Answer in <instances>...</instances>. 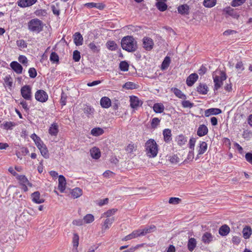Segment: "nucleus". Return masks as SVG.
<instances>
[{
  "instance_id": "obj_48",
  "label": "nucleus",
  "mask_w": 252,
  "mask_h": 252,
  "mask_svg": "<svg viewBox=\"0 0 252 252\" xmlns=\"http://www.w3.org/2000/svg\"><path fill=\"white\" fill-rule=\"evenodd\" d=\"M129 65L126 61H122L120 63L119 68L121 71H127L128 70Z\"/></svg>"
},
{
  "instance_id": "obj_31",
  "label": "nucleus",
  "mask_w": 252,
  "mask_h": 252,
  "mask_svg": "<svg viewBox=\"0 0 252 252\" xmlns=\"http://www.w3.org/2000/svg\"><path fill=\"white\" fill-rule=\"evenodd\" d=\"M230 232L229 227L226 225H222L219 229V234L222 236H226Z\"/></svg>"
},
{
  "instance_id": "obj_16",
  "label": "nucleus",
  "mask_w": 252,
  "mask_h": 252,
  "mask_svg": "<svg viewBox=\"0 0 252 252\" xmlns=\"http://www.w3.org/2000/svg\"><path fill=\"white\" fill-rule=\"evenodd\" d=\"M178 12L183 15H188L189 13V6L187 4H184L179 5L177 7Z\"/></svg>"
},
{
  "instance_id": "obj_20",
  "label": "nucleus",
  "mask_w": 252,
  "mask_h": 252,
  "mask_svg": "<svg viewBox=\"0 0 252 252\" xmlns=\"http://www.w3.org/2000/svg\"><path fill=\"white\" fill-rule=\"evenodd\" d=\"M85 6L89 8H96L99 10H103L105 8V4L103 3L88 2L84 5Z\"/></svg>"
},
{
  "instance_id": "obj_34",
  "label": "nucleus",
  "mask_w": 252,
  "mask_h": 252,
  "mask_svg": "<svg viewBox=\"0 0 252 252\" xmlns=\"http://www.w3.org/2000/svg\"><path fill=\"white\" fill-rule=\"evenodd\" d=\"M104 132V130L101 127L93 128L91 131V134L94 136H98L102 135Z\"/></svg>"
},
{
  "instance_id": "obj_52",
  "label": "nucleus",
  "mask_w": 252,
  "mask_h": 252,
  "mask_svg": "<svg viewBox=\"0 0 252 252\" xmlns=\"http://www.w3.org/2000/svg\"><path fill=\"white\" fill-rule=\"evenodd\" d=\"M181 202V199L178 197H170L168 202L170 204L177 205Z\"/></svg>"
},
{
  "instance_id": "obj_10",
  "label": "nucleus",
  "mask_w": 252,
  "mask_h": 252,
  "mask_svg": "<svg viewBox=\"0 0 252 252\" xmlns=\"http://www.w3.org/2000/svg\"><path fill=\"white\" fill-rule=\"evenodd\" d=\"M37 0H18V5L22 8H25L33 5L37 2Z\"/></svg>"
},
{
  "instance_id": "obj_22",
  "label": "nucleus",
  "mask_w": 252,
  "mask_h": 252,
  "mask_svg": "<svg viewBox=\"0 0 252 252\" xmlns=\"http://www.w3.org/2000/svg\"><path fill=\"white\" fill-rule=\"evenodd\" d=\"M29 151L28 149L25 147H19V150L16 151V155L18 158L21 159L22 157L28 154Z\"/></svg>"
},
{
  "instance_id": "obj_19",
  "label": "nucleus",
  "mask_w": 252,
  "mask_h": 252,
  "mask_svg": "<svg viewBox=\"0 0 252 252\" xmlns=\"http://www.w3.org/2000/svg\"><path fill=\"white\" fill-rule=\"evenodd\" d=\"M163 139L165 143H169L172 140L171 130L169 128H165L162 132Z\"/></svg>"
},
{
  "instance_id": "obj_50",
  "label": "nucleus",
  "mask_w": 252,
  "mask_h": 252,
  "mask_svg": "<svg viewBox=\"0 0 252 252\" xmlns=\"http://www.w3.org/2000/svg\"><path fill=\"white\" fill-rule=\"evenodd\" d=\"M4 81L5 84L9 88H11L13 85V82L10 75H8L5 77L4 78Z\"/></svg>"
},
{
  "instance_id": "obj_53",
  "label": "nucleus",
  "mask_w": 252,
  "mask_h": 252,
  "mask_svg": "<svg viewBox=\"0 0 252 252\" xmlns=\"http://www.w3.org/2000/svg\"><path fill=\"white\" fill-rule=\"evenodd\" d=\"M17 45L20 48L24 49L27 47V44L23 39L17 40L16 41Z\"/></svg>"
},
{
  "instance_id": "obj_33",
  "label": "nucleus",
  "mask_w": 252,
  "mask_h": 252,
  "mask_svg": "<svg viewBox=\"0 0 252 252\" xmlns=\"http://www.w3.org/2000/svg\"><path fill=\"white\" fill-rule=\"evenodd\" d=\"M153 110L156 113H161L164 110V106L161 103H157L154 104L153 106Z\"/></svg>"
},
{
  "instance_id": "obj_4",
  "label": "nucleus",
  "mask_w": 252,
  "mask_h": 252,
  "mask_svg": "<svg viewBox=\"0 0 252 252\" xmlns=\"http://www.w3.org/2000/svg\"><path fill=\"white\" fill-rule=\"evenodd\" d=\"M226 75L224 72L217 71L214 72L213 78L214 82V90H219L222 85L223 81L226 79Z\"/></svg>"
},
{
  "instance_id": "obj_24",
  "label": "nucleus",
  "mask_w": 252,
  "mask_h": 252,
  "mask_svg": "<svg viewBox=\"0 0 252 252\" xmlns=\"http://www.w3.org/2000/svg\"><path fill=\"white\" fill-rule=\"evenodd\" d=\"M90 154L93 158L97 159L100 157V151L98 148L94 147L90 150Z\"/></svg>"
},
{
  "instance_id": "obj_2",
  "label": "nucleus",
  "mask_w": 252,
  "mask_h": 252,
  "mask_svg": "<svg viewBox=\"0 0 252 252\" xmlns=\"http://www.w3.org/2000/svg\"><path fill=\"white\" fill-rule=\"evenodd\" d=\"M145 151L149 158L156 157L158 153V146L153 139H149L145 144Z\"/></svg>"
},
{
  "instance_id": "obj_30",
  "label": "nucleus",
  "mask_w": 252,
  "mask_h": 252,
  "mask_svg": "<svg viewBox=\"0 0 252 252\" xmlns=\"http://www.w3.org/2000/svg\"><path fill=\"white\" fill-rule=\"evenodd\" d=\"M175 141L178 145L183 146L186 144L187 141V138L183 134L177 135L175 138Z\"/></svg>"
},
{
  "instance_id": "obj_3",
  "label": "nucleus",
  "mask_w": 252,
  "mask_h": 252,
  "mask_svg": "<svg viewBox=\"0 0 252 252\" xmlns=\"http://www.w3.org/2000/svg\"><path fill=\"white\" fill-rule=\"evenodd\" d=\"M43 23L37 18L32 19L28 23L29 30L33 32L39 33L43 30Z\"/></svg>"
},
{
  "instance_id": "obj_1",
  "label": "nucleus",
  "mask_w": 252,
  "mask_h": 252,
  "mask_svg": "<svg viewBox=\"0 0 252 252\" xmlns=\"http://www.w3.org/2000/svg\"><path fill=\"white\" fill-rule=\"evenodd\" d=\"M121 46L123 50L128 52H133L137 49V41L132 36L124 37L121 40Z\"/></svg>"
},
{
  "instance_id": "obj_35",
  "label": "nucleus",
  "mask_w": 252,
  "mask_h": 252,
  "mask_svg": "<svg viewBox=\"0 0 252 252\" xmlns=\"http://www.w3.org/2000/svg\"><path fill=\"white\" fill-rule=\"evenodd\" d=\"M114 221V217H112L111 218H107L104 221L102 226L103 229H104V230L109 229Z\"/></svg>"
},
{
  "instance_id": "obj_21",
  "label": "nucleus",
  "mask_w": 252,
  "mask_h": 252,
  "mask_svg": "<svg viewBox=\"0 0 252 252\" xmlns=\"http://www.w3.org/2000/svg\"><path fill=\"white\" fill-rule=\"evenodd\" d=\"M100 104L102 108H108L111 105V101L108 97L103 96L100 99Z\"/></svg>"
},
{
  "instance_id": "obj_14",
  "label": "nucleus",
  "mask_w": 252,
  "mask_h": 252,
  "mask_svg": "<svg viewBox=\"0 0 252 252\" xmlns=\"http://www.w3.org/2000/svg\"><path fill=\"white\" fill-rule=\"evenodd\" d=\"M198 75L197 74L193 73L190 74L186 79V84L188 86L191 87L197 80Z\"/></svg>"
},
{
  "instance_id": "obj_45",
  "label": "nucleus",
  "mask_w": 252,
  "mask_h": 252,
  "mask_svg": "<svg viewBox=\"0 0 252 252\" xmlns=\"http://www.w3.org/2000/svg\"><path fill=\"white\" fill-rule=\"evenodd\" d=\"M94 217L92 214H88L86 215L83 218V221L84 223H90L94 221Z\"/></svg>"
},
{
  "instance_id": "obj_11",
  "label": "nucleus",
  "mask_w": 252,
  "mask_h": 252,
  "mask_svg": "<svg viewBox=\"0 0 252 252\" xmlns=\"http://www.w3.org/2000/svg\"><path fill=\"white\" fill-rule=\"evenodd\" d=\"M142 236L141 234L140 229H137L133 230L130 234L126 236L122 239V241H126L134 238H136L138 237Z\"/></svg>"
},
{
  "instance_id": "obj_60",
  "label": "nucleus",
  "mask_w": 252,
  "mask_h": 252,
  "mask_svg": "<svg viewBox=\"0 0 252 252\" xmlns=\"http://www.w3.org/2000/svg\"><path fill=\"white\" fill-rule=\"evenodd\" d=\"M18 61L24 65H26V66L27 65L28 61L26 56L24 55H20L18 57Z\"/></svg>"
},
{
  "instance_id": "obj_18",
  "label": "nucleus",
  "mask_w": 252,
  "mask_h": 252,
  "mask_svg": "<svg viewBox=\"0 0 252 252\" xmlns=\"http://www.w3.org/2000/svg\"><path fill=\"white\" fill-rule=\"evenodd\" d=\"M73 41L76 46H80L83 44V37L79 32H76L73 35Z\"/></svg>"
},
{
  "instance_id": "obj_32",
  "label": "nucleus",
  "mask_w": 252,
  "mask_h": 252,
  "mask_svg": "<svg viewBox=\"0 0 252 252\" xmlns=\"http://www.w3.org/2000/svg\"><path fill=\"white\" fill-rule=\"evenodd\" d=\"M83 194L82 190L79 188H75L71 191V196L73 198H77Z\"/></svg>"
},
{
  "instance_id": "obj_62",
  "label": "nucleus",
  "mask_w": 252,
  "mask_h": 252,
  "mask_svg": "<svg viewBox=\"0 0 252 252\" xmlns=\"http://www.w3.org/2000/svg\"><path fill=\"white\" fill-rule=\"evenodd\" d=\"M51 9L54 14L58 16L60 13V10L58 7V4H56V5H52L51 6Z\"/></svg>"
},
{
  "instance_id": "obj_28",
  "label": "nucleus",
  "mask_w": 252,
  "mask_h": 252,
  "mask_svg": "<svg viewBox=\"0 0 252 252\" xmlns=\"http://www.w3.org/2000/svg\"><path fill=\"white\" fill-rule=\"evenodd\" d=\"M156 229L154 225H151L150 226L146 227L143 229H140L141 230V234L142 236H144L147 234L152 233L155 231Z\"/></svg>"
},
{
  "instance_id": "obj_47",
  "label": "nucleus",
  "mask_w": 252,
  "mask_h": 252,
  "mask_svg": "<svg viewBox=\"0 0 252 252\" xmlns=\"http://www.w3.org/2000/svg\"><path fill=\"white\" fill-rule=\"evenodd\" d=\"M160 120L158 118H154L152 119L151 122V127L153 129L156 128L159 125Z\"/></svg>"
},
{
  "instance_id": "obj_42",
  "label": "nucleus",
  "mask_w": 252,
  "mask_h": 252,
  "mask_svg": "<svg viewBox=\"0 0 252 252\" xmlns=\"http://www.w3.org/2000/svg\"><path fill=\"white\" fill-rule=\"evenodd\" d=\"M106 46L107 49L111 51H115L117 48V45L114 41H108Z\"/></svg>"
},
{
  "instance_id": "obj_57",
  "label": "nucleus",
  "mask_w": 252,
  "mask_h": 252,
  "mask_svg": "<svg viewBox=\"0 0 252 252\" xmlns=\"http://www.w3.org/2000/svg\"><path fill=\"white\" fill-rule=\"evenodd\" d=\"M170 162L173 164H177L180 161V159L177 155H174L169 157V159Z\"/></svg>"
},
{
  "instance_id": "obj_15",
  "label": "nucleus",
  "mask_w": 252,
  "mask_h": 252,
  "mask_svg": "<svg viewBox=\"0 0 252 252\" xmlns=\"http://www.w3.org/2000/svg\"><path fill=\"white\" fill-rule=\"evenodd\" d=\"M58 189L61 192H63L65 189L66 181L65 177L63 175L59 176Z\"/></svg>"
},
{
  "instance_id": "obj_5",
  "label": "nucleus",
  "mask_w": 252,
  "mask_h": 252,
  "mask_svg": "<svg viewBox=\"0 0 252 252\" xmlns=\"http://www.w3.org/2000/svg\"><path fill=\"white\" fill-rule=\"evenodd\" d=\"M22 96L27 100H31L32 99V87L30 85H26L21 89Z\"/></svg>"
},
{
  "instance_id": "obj_51",
  "label": "nucleus",
  "mask_w": 252,
  "mask_h": 252,
  "mask_svg": "<svg viewBox=\"0 0 252 252\" xmlns=\"http://www.w3.org/2000/svg\"><path fill=\"white\" fill-rule=\"evenodd\" d=\"M117 210H118L117 209H112L108 210L107 211H106L103 214V216H105L107 218H109L110 217L114 215L115 213L117 211Z\"/></svg>"
},
{
  "instance_id": "obj_54",
  "label": "nucleus",
  "mask_w": 252,
  "mask_h": 252,
  "mask_svg": "<svg viewBox=\"0 0 252 252\" xmlns=\"http://www.w3.org/2000/svg\"><path fill=\"white\" fill-rule=\"evenodd\" d=\"M28 73L29 76L32 78H34L37 76V72L34 67H31L29 69Z\"/></svg>"
},
{
  "instance_id": "obj_38",
  "label": "nucleus",
  "mask_w": 252,
  "mask_h": 252,
  "mask_svg": "<svg viewBox=\"0 0 252 252\" xmlns=\"http://www.w3.org/2000/svg\"><path fill=\"white\" fill-rule=\"evenodd\" d=\"M83 111L84 113L88 117H89L90 115H92L94 114V109L91 106L86 104L85 105L83 108Z\"/></svg>"
},
{
  "instance_id": "obj_6",
  "label": "nucleus",
  "mask_w": 252,
  "mask_h": 252,
  "mask_svg": "<svg viewBox=\"0 0 252 252\" xmlns=\"http://www.w3.org/2000/svg\"><path fill=\"white\" fill-rule=\"evenodd\" d=\"M129 102L130 107L134 110H137L143 104V101L135 95L129 96Z\"/></svg>"
},
{
  "instance_id": "obj_61",
  "label": "nucleus",
  "mask_w": 252,
  "mask_h": 252,
  "mask_svg": "<svg viewBox=\"0 0 252 252\" xmlns=\"http://www.w3.org/2000/svg\"><path fill=\"white\" fill-rule=\"evenodd\" d=\"M197 92L202 94H205V85L200 84L196 88Z\"/></svg>"
},
{
  "instance_id": "obj_41",
  "label": "nucleus",
  "mask_w": 252,
  "mask_h": 252,
  "mask_svg": "<svg viewBox=\"0 0 252 252\" xmlns=\"http://www.w3.org/2000/svg\"><path fill=\"white\" fill-rule=\"evenodd\" d=\"M196 240L191 238L189 240L188 243V248L189 251L192 252L196 247Z\"/></svg>"
},
{
  "instance_id": "obj_58",
  "label": "nucleus",
  "mask_w": 252,
  "mask_h": 252,
  "mask_svg": "<svg viewBox=\"0 0 252 252\" xmlns=\"http://www.w3.org/2000/svg\"><path fill=\"white\" fill-rule=\"evenodd\" d=\"M246 0H233L231 5L233 7H237L243 4Z\"/></svg>"
},
{
  "instance_id": "obj_27",
  "label": "nucleus",
  "mask_w": 252,
  "mask_h": 252,
  "mask_svg": "<svg viewBox=\"0 0 252 252\" xmlns=\"http://www.w3.org/2000/svg\"><path fill=\"white\" fill-rule=\"evenodd\" d=\"M252 233V229L249 226H246L242 230L243 236L244 239H248L250 238Z\"/></svg>"
},
{
  "instance_id": "obj_43",
  "label": "nucleus",
  "mask_w": 252,
  "mask_h": 252,
  "mask_svg": "<svg viewBox=\"0 0 252 252\" xmlns=\"http://www.w3.org/2000/svg\"><path fill=\"white\" fill-rule=\"evenodd\" d=\"M136 149V145L135 144L133 143L132 142H131L130 143L128 144L125 148V150L128 153H132L134 151H135Z\"/></svg>"
},
{
  "instance_id": "obj_63",
  "label": "nucleus",
  "mask_w": 252,
  "mask_h": 252,
  "mask_svg": "<svg viewBox=\"0 0 252 252\" xmlns=\"http://www.w3.org/2000/svg\"><path fill=\"white\" fill-rule=\"evenodd\" d=\"M215 240V238L210 233H206V243H209Z\"/></svg>"
},
{
  "instance_id": "obj_17",
  "label": "nucleus",
  "mask_w": 252,
  "mask_h": 252,
  "mask_svg": "<svg viewBox=\"0 0 252 252\" xmlns=\"http://www.w3.org/2000/svg\"><path fill=\"white\" fill-rule=\"evenodd\" d=\"M32 201L37 204H40L44 202V199L41 197L40 193L39 191H35L31 195Z\"/></svg>"
},
{
  "instance_id": "obj_26",
  "label": "nucleus",
  "mask_w": 252,
  "mask_h": 252,
  "mask_svg": "<svg viewBox=\"0 0 252 252\" xmlns=\"http://www.w3.org/2000/svg\"><path fill=\"white\" fill-rule=\"evenodd\" d=\"M171 90L177 97L184 100L187 98L186 95L179 89L172 88Z\"/></svg>"
},
{
  "instance_id": "obj_44",
  "label": "nucleus",
  "mask_w": 252,
  "mask_h": 252,
  "mask_svg": "<svg viewBox=\"0 0 252 252\" xmlns=\"http://www.w3.org/2000/svg\"><path fill=\"white\" fill-rule=\"evenodd\" d=\"M79 235L77 233H73L72 238V245L73 248H75L76 250H77V247L79 245Z\"/></svg>"
},
{
  "instance_id": "obj_7",
  "label": "nucleus",
  "mask_w": 252,
  "mask_h": 252,
  "mask_svg": "<svg viewBox=\"0 0 252 252\" xmlns=\"http://www.w3.org/2000/svg\"><path fill=\"white\" fill-rule=\"evenodd\" d=\"M17 179L19 181L20 184L22 186V189L25 191L28 190L27 186H32V184L30 183L27 178L25 175H18L16 177Z\"/></svg>"
},
{
  "instance_id": "obj_25",
  "label": "nucleus",
  "mask_w": 252,
  "mask_h": 252,
  "mask_svg": "<svg viewBox=\"0 0 252 252\" xmlns=\"http://www.w3.org/2000/svg\"><path fill=\"white\" fill-rule=\"evenodd\" d=\"M17 125V123L11 122V121H5L1 124V126L5 130H12L13 127H15Z\"/></svg>"
},
{
  "instance_id": "obj_12",
  "label": "nucleus",
  "mask_w": 252,
  "mask_h": 252,
  "mask_svg": "<svg viewBox=\"0 0 252 252\" xmlns=\"http://www.w3.org/2000/svg\"><path fill=\"white\" fill-rule=\"evenodd\" d=\"M59 132V125L56 122H54L50 126L48 132L52 136H57Z\"/></svg>"
},
{
  "instance_id": "obj_59",
  "label": "nucleus",
  "mask_w": 252,
  "mask_h": 252,
  "mask_svg": "<svg viewBox=\"0 0 252 252\" xmlns=\"http://www.w3.org/2000/svg\"><path fill=\"white\" fill-rule=\"evenodd\" d=\"M197 135L199 136H203L205 135V125H201L197 130Z\"/></svg>"
},
{
  "instance_id": "obj_39",
  "label": "nucleus",
  "mask_w": 252,
  "mask_h": 252,
  "mask_svg": "<svg viewBox=\"0 0 252 252\" xmlns=\"http://www.w3.org/2000/svg\"><path fill=\"white\" fill-rule=\"evenodd\" d=\"M138 85L132 82H127L123 86V88L127 90H133L137 89Z\"/></svg>"
},
{
  "instance_id": "obj_56",
  "label": "nucleus",
  "mask_w": 252,
  "mask_h": 252,
  "mask_svg": "<svg viewBox=\"0 0 252 252\" xmlns=\"http://www.w3.org/2000/svg\"><path fill=\"white\" fill-rule=\"evenodd\" d=\"M88 46L90 49L94 53H97L100 51L99 48L97 47L94 42L90 43Z\"/></svg>"
},
{
  "instance_id": "obj_46",
  "label": "nucleus",
  "mask_w": 252,
  "mask_h": 252,
  "mask_svg": "<svg viewBox=\"0 0 252 252\" xmlns=\"http://www.w3.org/2000/svg\"><path fill=\"white\" fill-rule=\"evenodd\" d=\"M170 63V58L166 56L163 61L162 62V63L161 64V69H165L168 68V67L169 66Z\"/></svg>"
},
{
  "instance_id": "obj_13",
  "label": "nucleus",
  "mask_w": 252,
  "mask_h": 252,
  "mask_svg": "<svg viewBox=\"0 0 252 252\" xmlns=\"http://www.w3.org/2000/svg\"><path fill=\"white\" fill-rule=\"evenodd\" d=\"M10 66L12 69L17 74L22 73L23 68L22 66L16 61H13L10 63Z\"/></svg>"
},
{
  "instance_id": "obj_49",
  "label": "nucleus",
  "mask_w": 252,
  "mask_h": 252,
  "mask_svg": "<svg viewBox=\"0 0 252 252\" xmlns=\"http://www.w3.org/2000/svg\"><path fill=\"white\" fill-rule=\"evenodd\" d=\"M50 60L53 63H59V56L58 55V54L56 53L53 52L50 54Z\"/></svg>"
},
{
  "instance_id": "obj_36",
  "label": "nucleus",
  "mask_w": 252,
  "mask_h": 252,
  "mask_svg": "<svg viewBox=\"0 0 252 252\" xmlns=\"http://www.w3.org/2000/svg\"><path fill=\"white\" fill-rule=\"evenodd\" d=\"M197 154L196 159L199 158L200 156L205 152V142H202L200 143L199 146L197 147Z\"/></svg>"
},
{
  "instance_id": "obj_29",
  "label": "nucleus",
  "mask_w": 252,
  "mask_h": 252,
  "mask_svg": "<svg viewBox=\"0 0 252 252\" xmlns=\"http://www.w3.org/2000/svg\"><path fill=\"white\" fill-rule=\"evenodd\" d=\"M221 113V110L219 108H212L206 110V116L208 117L210 115H219Z\"/></svg>"
},
{
  "instance_id": "obj_23",
  "label": "nucleus",
  "mask_w": 252,
  "mask_h": 252,
  "mask_svg": "<svg viewBox=\"0 0 252 252\" xmlns=\"http://www.w3.org/2000/svg\"><path fill=\"white\" fill-rule=\"evenodd\" d=\"M39 150L41 155L45 158H48L49 157V152L48 149L45 144H42L39 146L37 147Z\"/></svg>"
},
{
  "instance_id": "obj_8",
  "label": "nucleus",
  "mask_w": 252,
  "mask_h": 252,
  "mask_svg": "<svg viewBox=\"0 0 252 252\" xmlns=\"http://www.w3.org/2000/svg\"><path fill=\"white\" fill-rule=\"evenodd\" d=\"M35 99L42 103L46 102L48 99L47 93L43 90H38L35 93Z\"/></svg>"
},
{
  "instance_id": "obj_9",
  "label": "nucleus",
  "mask_w": 252,
  "mask_h": 252,
  "mask_svg": "<svg viewBox=\"0 0 252 252\" xmlns=\"http://www.w3.org/2000/svg\"><path fill=\"white\" fill-rule=\"evenodd\" d=\"M143 47L147 51H151L154 47L153 40L149 37L145 36L142 39Z\"/></svg>"
},
{
  "instance_id": "obj_64",
  "label": "nucleus",
  "mask_w": 252,
  "mask_h": 252,
  "mask_svg": "<svg viewBox=\"0 0 252 252\" xmlns=\"http://www.w3.org/2000/svg\"><path fill=\"white\" fill-rule=\"evenodd\" d=\"M182 105L184 108H191L193 103L190 102L189 100H185V99L182 102Z\"/></svg>"
},
{
  "instance_id": "obj_40",
  "label": "nucleus",
  "mask_w": 252,
  "mask_h": 252,
  "mask_svg": "<svg viewBox=\"0 0 252 252\" xmlns=\"http://www.w3.org/2000/svg\"><path fill=\"white\" fill-rule=\"evenodd\" d=\"M156 5L157 8L162 12L165 11L167 8V5L164 1H157Z\"/></svg>"
},
{
  "instance_id": "obj_37",
  "label": "nucleus",
  "mask_w": 252,
  "mask_h": 252,
  "mask_svg": "<svg viewBox=\"0 0 252 252\" xmlns=\"http://www.w3.org/2000/svg\"><path fill=\"white\" fill-rule=\"evenodd\" d=\"M31 138L34 142L37 147L44 143L40 138L35 133L32 134L31 136Z\"/></svg>"
},
{
  "instance_id": "obj_55",
  "label": "nucleus",
  "mask_w": 252,
  "mask_h": 252,
  "mask_svg": "<svg viewBox=\"0 0 252 252\" xmlns=\"http://www.w3.org/2000/svg\"><path fill=\"white\" fill-rule=\"evenodd\" d=\"M81 58L80 53L78 50H75L73 53V60L75 62H78L80 61Z\"/></svg>"
}]
</instances>
